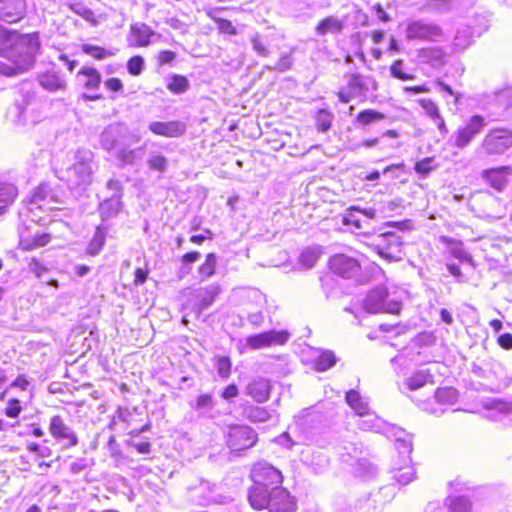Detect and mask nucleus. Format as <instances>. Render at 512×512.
<instances>
[{
	"label": "nucleus",
	"instance_id": "f257e3e1",
	"mask_svg": "<svg viewBox=\"0 0 512 512\" xmlns=\"http://www.w3.org/2000/svg\"><path fill=\"white\" fill-rule=\"evenodd\" d=\"M39 48L36 34L8 33L0 26V75L15 76L28 71Z\"/></svg>",
	"mask_w": 512,
	"mask_h": 512
},
{
	"label": "nucleus",
	"instance_id": "f03ea898",
	"mask_svg": "<svg viewBox=\"0 0 512 512\" xmlns=\"http://www.w3.org/2000/svg\"><path fill=\"white\" fill-rule=\"evenodd\" d=\"M249 478L252 485L248 489V502L268 493L272 487H280L284 481L282 472L266 462L255 463L250 470Z\"/></svg>",
	"mask_w": 512,
	"mask_h": 512
},
{
	"label": "nucleus",
	"instance_id": "7ed1b4c3",
	"mask_svg": "<svg viewBox=\"0 0 512 512\" xmlns=\"http://www.w3.org/2000/svg\"><path fill=\"white\" fill-rule=\"evenodd\" d=\"M249 504L257 511L297 512L298 510L296 497L282 485L280 487H272L268 493H265L263 496L259 495Z\"/></svg>",
	"mask_w": 512,
	"mask_h": 512
},
{
	"label": "nucleus",
	"instance_id": "20e7f679",
	"mask_svg": "<svg viewBox=\"0 0 512 512\" xmlns=\"http://www.w3.org/2000/svg\"><path fill=\"white\" fill-rule=\"evenodd\" d=\"M93 158L91 150L78 149L75 152L74 163L66 169L63 177L71 189L91 184L95 167Z\"/></svg>",
	"mask_w": 512,
	"mask_h": 512
},
{
	"label": "nucleus",
	"instance_id": "39448f33",
	"mask_svg": "<svg viewBox=\"0 0 512 512\" xmlns=\"http://www.w3.org/2000/svg\"><path fill=\"white\" fill-rule=\"evenodd\" d=\"M407 40H418L431 43H441L448 40L444 29L433 21L425 19H409L405 26Z\"/></svg>",
	"mask_w": 512,
	"mask_h": 512
},
{
	"label": "nucleus",
	"instance_id": "423d86ee",
	"mask_svg": "<svg viewBox=\"0 0 512 512\" xmlns=\"http://www.w3.org/2000/svg\"><path fill=\"white\" fill-rule=\"evenodd\" d=\"M371 245L376 253L387 262H398L405 256L402 237L394 232L376 235Z\"/></svg>",
	"mask_w": 512,
	"mask_h": 512
},
{
	"label": "nucleus",
	"instance_id": "0eeeda50",
	"mask_svg": "<svg viewBox=\"0 0 512 512\" xmlns=\"http://www.w3.org/2000/svg\"><path fill=\"white\" fill-rule=\"evenodd\" d=\"M363 307L368 313L399 314L402 304L391 297L385 287H377L367 294Z\"/></svg>",
	"mask_w": 512,
	"mask_h": 512
},
{
	"label": "nucleus",
	"instance_id": "6e6552de",
	"mask_svg": "<svg viewBox=\"0 0 512 512\" xmlns=\"http://www.w3.org/2000/svg\"><path fill=\"white\" fill-rule=\"evenodd\" d=\"M512 147V130L508 128H492L484 136L480 149L488 156L504 154Z\"/></svg>",
	"mask_w": 512,
	"mask_h": 512
},
{
	"label": "nucleus",
	"instance_id": "1a4fd4ad",
	"mask_svg": "<svg viewBox=\"0 0 512 512\" xmlns=\"http://www.w3.org/2000/svg\"><path fill=\"white\" fill-rule=\"evenodd\" d=\"M257 440V433L247 425H232L226 435L227 445L237 452L253 447Z\"/></svg>",
	"mask_w": 512,
	"mask_h": 512
},
{
	"label": "nucleus",
	"instance_id": "9d476101",
	"mask_svg": "<svg viewBox=\"0 0 512 512\" xmlns=\"http://www.w3.org/2000/svg\"><path fill=\"white\" fill-rule=\"evenodd\" d=\"M48 430L54 440L63 448L70 449L78 444V436L61 415L50 418Z\"/></svg>",
	"mask_w": 512,
	"mask_h": 512
},
{
	"label": "nucleus",
	"instance_id": "9b49d317",
	"mask_svg": "<svg viewBox=\"0 0 512 512\" xmlns=\"http://www.w3.org/2000/svg\"><path fill=\"white\" fill-rule=\"evenodd\" d=\"M487 125L485 118L482 115L471 116L464 126L457 129L454 133V145L459 149L468 146L472 140L479 135L484 127Z\"/></svg>",
	"mask_w": 512,
	"mask_h": 512
},
{
	"label": "nucleus",
	"instance_id": "f8f14e48",
	"mask_svg": "<svg viewBox=\"0 0 512 512\" xmlns=\"http://www.w3.org/2000/svg\"><path fill=\"white\" fill-rule=\"evenodd\" d=\"M22 99L16 100L12 113L21 125L35 124L39 121L38 106L35 96L30 93L22 94Z\"/></svg>",
	"mask_w": 512,
	"mask_h": 512
},
{
	"label": "nucleus",
	"instance_id": "ddd939ff",
	"mask_svg": "<svg viewBox=\"0 0 512 512\" xmlns=\"http://www.w3.org/2000/svg\"><path fill=\"white\" fill-rule=\"evenodd\" d=\"M290 338V333L287 330H275L262 332L249 336L247 344L251 349H263L278 345H284Z\"/></svg>",
	"mask_w": 512,
	"mask_h": 512
},
{
	"label": "nucleus",
	"instance_id": "4468645a",
	"mask_svg": "<svg viewBox=\"0 0 512 512\" xmlns=\"http://www.w3.org/2000/svg\"><path fill=\"white\" fill-rule=\"evenodd\" d=\"M331 271L346 279L357 276L361 271V266L357 259L345 254H336L329 260Z\"/></svg>",
	"mask_w": 512,
	"mask_h": 512
},
{
	"label": "nucleus",
	"instance_id": "2eb2a0df",
	"mask_svg": "<svg viewBox=\"0 0 512 512\" xmlns=\"http://www.w3.org/2000/svg\"><path fill=\"white\" fill-rule=\"evenodd\" d=\"M512 176L511 166H500L496 168H488L482 171V179L493 189L502 192L509 184Z\"/></svg>",
	"mask_w": 512,
	"mask_h": 512
},
{
	"label": "nucleus",
	"instance_id": "dca6fc26",
	"mask_svg": "<svg viewBox=\"0 0 512 512\" xmlns=\"http://www.w3.org/2000/svg\"><path fill=\"white\" fill-rule=\"evenodd\" d=\"M26 13L25 0H0V19L7 23H16Z\"/></svg>",
	"mask_w": 512,
	"mask_h": 512
},
{
	"label": "nucleus",
	"instance_id": "f3484780",
	"mask_svg": "<svg viewBox=\"0 0 512 512\" xmlns=\"http://www.w3.org/2000/svg\"><path fill=\"white\" fill-rule=\"evenodd\" d=\"M367 90L364 78L359 74H353L347 85L338 92V97L342 103L347 104L354 98L364 95Z\"/></svg>",
	"mask_w": 512,
	"mask_h": 512
},
{
	"label": "nucleus",
	"instance_id": "a211bd4d",
	"mask_svg": "<svg viewBox=\"0 0 512 512\" xmlns=\"http://www.w3.org/2000/svg\"><path fill=\"white\" fill-rule=\"evenodd\" d=\"M148 128L153 134L168 138L179 137L186 131L185 124L177 120L168 122L153 121L149 124Z\"/></svg>",
	"mask_w": 512,
	"mask_h": 512
},
{
	"label": "nucleus",
	"instance_id": "6ab92c4d",
	"mask_svg": "<svg viewBox=\"0 0 512 512\" xmlns=\"http://www.w3.org/2000/svg\"><path fill=\"white\" fill-rule=\"evenodd\" d=\"M38 81L41 87L49 92H57L66 88L65 74L54 68L41 73L38 76Z\"/></svg>",
	"mask_w": 512,
	"mask_h": 512
},
{
	"label": "nucleus",
	"instance_id": "aec40b11",
	"mask_svg": "<svg viewBox=\"0 0 512 512\" xmlns=\"http://www.w3.org/2000/svg\"><path fill=\"white\" fill-rule=\"evenodd\" d=\"M272 385L268 379L258 377L248 383L246 393L258 403H264L269 400Z\"/></svg>",
	"mask_w": 512,
	"mask_h": 512
},
{
	"label": "nucleus",
	"instance_id": "412c9836",
	"mask_svg": "<svg viewBox=\"0 0 512 512\" xmlns=\"http://www.w3.org/2000/svg\"><path fill=\"white\" fill-rule=\"evenodd\" d=\"M481 203L483 205L482 216L484 218L500 219L505 213L502 200L491 192H486L483 195Z\"/></svg>",
	"mask_w": 512,
	"mask_h": 512
},
{
	"label": "nucleus",
	"instance_id": "4be33fe9",
	"mask_svg": "<svg viewBox=\"0 0 512 512\" xmlns=\"http://www.w3.org/2000/svg\"><path fill=\"white\" fill-rule=\"evenodd\" d=\"M155 31L144 23H135L130 26L129 43L135 47H146L151 42Z\"/></svg>",
	"mask_w": 512,
	"mask_h": 512
},
{
	"label": "nucleus",
	"instance_id": "5701e85b",
	"mask_svg": "<svg viewBox=\"0 0 512 512\" xmlns=\"http://www.w3.org/2000/svg\"><path fill=\"white\" fill-rule=\"evenodd\" d=\"M417 59L420 63L438 68L445 63V52L440 47H425L417 50Z\"/></svg>",
	"mask_w": 512,
	"mask_h": 512
},
{
	"label": "nucleus",
	"instance_id": "b1692460",
	"mask_svg": "<svg viewBox=\"0 0 512 512\" xmlns=\"http://www.w3.org/2000/svg\"><path fill=\"white\" fill-rule=\"evenodd\" d=\"M221 289L219 285L211 284L204 288H200L196 290L195 296L197 299V308L199 312L207 309L210 307L213 302L215 301V298L220 293Z\"/></svg>",
	"mask_w": 512,
	"mask_h": 512
},
{
	"label": "nucleus",
	"instance_id": "393cba45",
	"mask_svg": "<svg viewBox=\"0 0 512 512\" xmlns=\"http://www.w3.org/2000/svg\"><path fill=\"white\" fill-rule=\"evenodd\" d=\"M344 29V21L337 16H328L322 19L315 28V33L318 36H325L327 34H339Z\"/></svg>",
	"mask_w": 512,
	"mask_h": 512
},
{
	"label": "nucleus",
	"instance_id": "a878e982",
	"mask_svg": "<svg viewBox=\"0 0 512 512\" xmlns=\"http://www.w3.org/2000/svg\"><path fill=\"white\" fill-rule=\"evenodd\" d=\"M122 200L117 196H110L99 204V213L102 221L106 222L115 218L122 210Z\"/></svg>",
	"mask_w": 512,
	"mask_h": 512
},
{
	"label": "nucleus",
	"instance_id": "bb28decb",
	"mask_svg": "<svg viewBox=\"0 0 512 512\" xmlns=\"http://www.w3.org/2000/svg\"><path fill=\"white\" fill-rule=\"evenodd\" d=\"M51 241V234L36 232L33 235H20V246L24 250H34L46 246Z\"/></svg>",
	"mask_w": 512,
	"mask_h": 512
},
{
	"label": "nucleus",
	"instance_id": "cd10ccee",
	"mask_svg": "<svg viewBox=\"0 0 512 512\" xmlns=\"http://www.w3.org/2000/svg\"><path fill=\"white\" fill-rule=\"evenodd\" d=\"M28 202L31 205H35L42 209L43 205L56 201L54 200V195L50 186L47 184H41L31 193L28 198Z\"/></svg>",
	"mask_w": 512,
	"mask_h": 512
},
{
	"label": "nucleus",
	"instance_id": "c85d7f7f",
	"mask_svg": "<svg viewBox=\"0 0 512 512\" xmlns=\"http://www.w3.org/2000/svg\"><path fill=\"white\" fill-rule=\"evenodd\" d=\"M308 368L315 372H323L333 367L336 363L334 354H315L304 361Z\"/></svg>",
	"mask_w": 512,
	"mask_h": 512
},
{
	"label": "nucleus",
	"instance_id": "c756f323",
	"mask_svg": "<svg viewBox=\"0 0 512 512\" xmlns=\"http://www.w3.org/2000/svg\"><path fill=\"white\" fill-rule=\"evenodd\" d=\"M108 227L104 225L97 226L95 233L90 240L86 252L90 256L98 255L104 247Z\"/></svg>",
	"mask_w": 512,
	"mask_h": 512
},
{
	"label": "nucleus",
	"instance_id": "7c9ffc66",
	"mask_svg": "<svg viewBox=\"0 0 512 512\" xmlns=\"http://www.w3.org/2000/svg\"><path fill=\"white\" fill-rule=\"evenodd\" d=\"M455 8L453 0H428L425 2L420 10L425 13L432 14H446Z\"/></svg>",
	"mask_w": 512,
	"mask_h": 512
},
{
	"label": "nucleus",
	"instance_id": "2f4dec72",
	"mask_svg": "<svg viewBox=\"0 0 512 512\" xmlns=\"http://www.w3.org/2000/svg\"><path fill=\"white\" fill-rule=\"evenodd\" d=\"M345 400L349 407L354 410L357 415L364 416L368 414L369 406L357 390L351 389L347 391Z\"/></svg>",
	"mask_w": 512,
	"mask_h": 512
},
{
	"label": "nucleus",
	"instance_id": "473e14b6",
	"mask_svg": "<svg viewBox=\"0 0 512 512\" xmlns=\"http://www.w3.org/2000/svg\"><path fill=\"white\" fill-rule=\"evenodd\" d=\"M441 242L449 247L450 254L460 262H471L472 258L463 248V243L447 236H441Z\"/></svg>",
	"mask_w": 512,
	"mask_h": 512
},
{
	"label": "nucleus",
	"instance_id": "72a5a7b5",
	"mask_svg": "<svg viewBox=\"0 0 512 512\" xmlns=\"http://www.w3.org/2000/svg\"><path fill=\"white\" fill-rule=\"evenodd\" d=\"M438 404L444 406L454 405L459 399V392L451 386L439 387L434 394Z\"/></svg>",
	"mask_w": 512,
	"mask_h": 512
},
{
	"label": "nucleus",
	"instance_id": "f704fd0d",
	"mask_svg": "<svg viewBox=\"0 0 512 512\" xmlns=\"http://www.w3.org/2000/svg\"><path fill=\"white\" fill-rule=\"evenodd\" d=\"M490 16L491 14L485 10L476 12L472 16L470 20V27L474 33H476V35L480 36L482 33L488 30L491 21Z\"/></svg>",
	"mask_w": 512,
	"mask_h": 512
},
{
	"label": "nucleus",
	"instance_id": "c9c22d12",
	"mask_svg": "<svg viewBox=\"0 0 512 512\" xmlns=\"http://www.w3.org/2000/svg\"><path fill=\"white\" fill-rule=\"evenodd\" d=\"M17 194L18 190L14 184L0 182V214L15 200Z\"/></svg>",
	"mask_w": 512,
	"mask_h": 512
},
{
	"label": "nucleus",
	"instance_id": "e433bc0d",
	"mask_svg": "<svg viewBox=\"0 0 512 512\" xmlns=\"http://www.w3.org/2000/svg\"><path fill=\"white\" fill-rule=\"evenodd\" d=\"M217 266V256L215 253H208L206 255L204 263H202L198 270V278L200 281H205L211 278L216 271Z\"/></svg>",
	"mask_w": 512,
	"mask_h": 512
},
{
	"label": "nucleus",
	"instance_id": "4c0bfd02",
	"mask_svg": "<svg viewBox=\"0 0 512 512\" xmlns=\"http://www.w3.org/2000/svg\"><path fill=\"white\" fill-rule=\"evenodd\" d=\"M474 35H476V33H474L471 27L458 28L453 41L455 49L464 50L469 47Z\"/></svg>",
	"mask_w": 512,
	"mask_h": 512
},
{
	"label": "nucleus",
	"instance_id": "58836bf2",
	"mask_svg": "<svg viewBox=\"0 0 512 512\" xmlns=\"http://www.w3.org/2000/svg\"><path fill=\"white\" fill-rule=\"evenodd\" d=\"M447 509L449 512H471L472 503L468 497L456 496L447 500Z\"/></svg>",
	"mask_w": 512,
	"mask_h": 512
},
{
	"label": "nucleus",
	"instance_id": "ea45409f",
	"mask_svg": "<svg viewBox=\"0 0 512 512\" xmlns=\"http://www.w3.org/2000/svg\"><path fill=\"white\" fill-rule=\"evenodd\" d=\"M320 257V251L317 248H305L300 256L298 263L304 269H311L315 266Z\"/></svg>",
	"mask_w": 512,
	"mask_h": 512
},
{
	"label": "nucleus",
	"instance_id": "a19ab883",
	"mask_svg": "<svg viewBox=\"0 0 512 512\" xmlns=\"http://www.w3.org/2000/svg\"><path fill=\"white\" fill-rule=\"evenodd\" d=\"M81 51L84 54H87V55L93 57L94 59L103 60L107 57L115 55L117 49L107 50L103 47L85 43V44L81 45Z\"/></svg>",
	"mask_w": 512,
	"mask_h": 512
},
{
	"label": "nucleus",
	"instance_id": "79ce46f5",
	"mask_svg": "<svg viewBox=\"0 0 512 512\" xmlns=\"http://www.w3.org/2000/svg\"><path fill=\"white\" fill-rule=\"evenodd\" d=\"M79 75L87 78L84 85L88 90H96L99 88L101 83V75L95 68L83 67L79 71Z\"/></svg>",
	"mask_w": 512,
	"mask_h": 512
},
{
	"label": "nucleus",
	"instance_id": "37998d69",
	"mask_svg": "<svg viewBox=\"0 0 512 512\" xmlns=\"http://www.w3.org/2000/svg\"><path fill=\"white\" fill-rule=\"evenodd\" d=\"M118 140V129L114 126L107 127L100 136V142L103 149L111 151L115 148Z\"/></svg>",
	"mask_w": 512,
	"mask_h": 512
},
{
	"label": "nucleus",
	"instance_id": "c03bdc74",
	"mask_svg": "<svg viewBox=\"0 0 512 512\" xmlns=\"http://www.w3.org/2000/svg\"><path fill=\"white\" fill-rule=\"evenodd\" d=\"M385 119V115L373 109H365L358 113L356 122L360 125L367 126L371 123Z\"/></svg>",
	"mask_w": 512,
	"mask_h": 512
},
{
	"label": "nucleus",
	"instance_id": "a18cd8bd",
	"mask_svg": "<svg viewBox=\"0 0 512 512\" xmlns=\"http://www.w3.org/2000/svg\"><path fill=\"white\" fill-rule=\"evenodd\" d=\"M189 86V81L185 76L174 74L167 84V89L174 94H182L188 90Z\"/></svg>",
	"mask_w": 512,
	"mask_h": 512
},
{
	"label": "nucleus",
	"instance_id": "49530a36",
	"mask_svg": "<svg viewBox=\"0 0 512 512\" xmlns=\"http://www.w3.org/2000/svg\"><path fill=\"white\" fill-rule=\"evenodd\" d=\"M414 474V468L410 461L402 467L393 469V478L401 484L409 483L413 479Z\"/></svg>",
	"mask_w": 512,
	"mask_h": 512
},
{
	"label": "nucleus",
	"instance_id": "de8ad7c7",
	"mask_svg": "<svg viewBox=\"0 0 512 512\" xmlns=\"http://www.w3.org/2000/svg\"><path fill=\"white\" fill-rule=\"evenodd\" d=\"M334 115L327 109H320L317 111L315 120L317 130L319 132H326L331 128Z\"/></svg>",
	"mask_w": 512,
	"mask_h": 512
},
{
	"label": "nucleus",
	"instance_id": "09e8293b",
	"mask_svg": "<svg viewBox=\"0 0 512 512\" xmlns=\"http://www.w3.org/2000/svg\"><path fill=\"white\" fill-rule=\"evenodd\" d=\"M147 165L151 170L164 173L168 169V159L162 154H152L147 159Z\"/></svg>",
	"mask_w": 512,
	"mask_h": 512
},
{
	"label": "nucleus",
	"instance_id": "8fccbe9b",
	"mask_svg": "<svg viewBox=\"0 0 512 512\" xmlns=\"http://www.w3.org/2000/svg\"><path fill=\"white\" fill-rule=\"evenodd\" d=\"M434 162L433 157H426L422 160H419L414 165L415 172L420 175L421 178H426L433 170L436 169L437 166H433Z\"/></svg>",
	"mask_w": 512,
	"mask_h": 512
},
{
	"label": "nucleus",
	"instance_id": "3c124183",
	"mask_svg": "<svg viewBox=\"0 0 512 512\" xmlns=\"http://www.w3.org/2000/svg\"><path fill=\"white\" fill-rule=\"evenodd\" d=\"M209 16L217 24V29L221 34H226V35H237L238 34L237 28L232 24L231 21L221 18V17H216V16L212 15L211 13H209Z\"/></svg>",
	"mask_w": 512,
	"mask_h": 512
},
{
	"label": "nucleus",
	"instance_id": "603ef678",
	"mask_svg": "<svg viewBox=\"0 0 512 512\" xmlns=\"http://www.w3.org/2000/svg\"><path fill=\"white\" fill-rule=\"evenodd\" d=\"M404 62L401 59H398L392 63L390 66V73L392 77L399 79L401 81H408L415 79V75L406 73L403 71Z\"/></svg>",
	"mask_w": 512,
	"mask_h": 512
},
{
	"label": "nucleus",
	"instance_id": "864d4df0",
	"mask_svg": "<svg viewBox=\"0 0 512 512\" xmlns=\"http://www.w3.org/2000/svg\"><path fill=\"white\" fill-rule=\"evenodd\" d=\"M428 382V376L425 373L417 372L409 377L404 385L408 390H416L423 387Z\"/></svg>",
	"mask_w": 512,
	"mask_h": 512
},
{
	"label": "nucleus",
	"instance_id": "5fc2aeb1",
	"mask_svg": "<svg viewBox=\"0 0 512 512\" xmlns=\"http://www.w3.org/2000/svg\"><path fill=\"white\" fill-rule=\"evenodd\" d=\"M217 373L222 379L230 377L232 372V362L228 356H221L217 358L216 362Z\"/></svg>",
	"mask_w": 512,
	"mask_h": 512
},
{
	"label": "nucleus",
	"instance_id": "6e6d98bb",
	"mask_svg": "<svg viewBox=\"0 0 512 512\" xmlns=\"http://www.w3.org/2000/svg\"><path fill=\"white\" fill-rule=\"evenodd\" d=\"M293 65V58L291 53H282L280 58L272 66H267L269 70H276L279 72H285L289 70Z\"/></svg>",
	"mask_w": 512,
	"mask_h": 512
},
{
	"label": "nucleus",
	"instance_id": "4d7b16f0",
	"mask_svg": "<svg viewBox=\"0 0 512 512\" xmlns=\"http://www.w3.org/2000/svg\"><path fill=\"white\" fill-rule=\"evenodd\" d=\"M23 410L22 404L19 399L13 397L7 401L4 409V414L11 419H16L20 416Z\"/></svg>",
	"mask_w": 512,
	"mask_h": 512
},
{
	"label": "nucleus",
	"instance_id": "13d9d810",
	"mask_svg": "<svg viewBox=\"0 0 512 512\" xmlns=\"http://www.w3.org/2000/svg\"><path fill=\"white\" fill-rule=\"evenodd\" d=\"M145 67V60L142 56L136 55L131 57L127 62V70L133 76L140 75Z\"/></svg>",
	"mask_w": 512,
	"mask_h": 512
},
{
	"label": "nucleus",
	"instance_id": "bf43d9fd",
	"mask_svg": "<svg viewBox=\"0 0 512 512\" xmlns=\"http://www.w3.org/2000/svg\"><path fill=\"white\" fill-rule=\"evenodd\" d=\"M245 413L250 420L255 422L265 421L268 418L267 410L257 406H247Z\"/></svg>",
	"mask_w": 512,
	"mask_h": 512
},
{
	"label": "nucleus",
	"instance_id": "052dcab7",
	"mask_svg": "<svg viewBox=\"0 0 512 512\" xmlns=\"http://www.w3.org/2000/svg\"><path fill=\"white\" fill-rule=\"evenodd\" d=\"M358 206H351L347 209L346 214L343 216V224L344 225H353L356 229L362 228L361 220L357 217L356 213H358Z\"/></svg>",
	"mask_w": 512,
	"mask_h": 512
},
{
	"label": "nucleus",
	"instance_id": "680f3d73",
	"mask_svg": "<svg viewBox=\"0 0 512 512\" xmlns=\"http://www.w3.org/2000/svg\"><path fill=\"white\" fill-rule=\"evenodd\" d=\"M69 8L72 12L87 21H90L94 18V12L81 2L70 3Z\"/></svg>",
	"mask_w": 512,
	"mask_h": 512
},
{
	"label": "nucleus",
	"instance_id": "e2e57ef3",
	"mask_svg": "<svg viewBox=\"0 0 512 512\" xmlns=\"http://www.w3.org/2000/svg\"><path fill=\"white\" fill-rule=\"evenodd\" d=\"M250 40L252 48L257 53V55L261 57H267L270 54V51L268 50L266 43L263 41V39L258 33L253 35Z\"/></svg>",
	"mask_w": 512,
	"mask_h": 512
},
{
	"label": "nucleus",
	"instance_id": "0e129e2a",
	"mask_svg": "<svg viewBox=\"0 0 512 512\" xmlns=\"http://www.w3.org/2000/svg\"><path fill=\"white\" fill-rule=\"evenodd\" d=\"M419 104L423 108L427 116H429L432 120L440 116L438 106L431 99H421L419 100Z\"/></svg>",
	"mask_w": 512,
	"mask_h": 512
},
{
	"label": "nucleus",
	"instance_id": "69168bd1",
	"mask_svg": "<svg viewBox=\"0 0 512 512\" xmlns=\"http://www.w3.org/2000/svg\"><path fill=\"white\" fill-rule=\"evenodd\" d=\"M200 257H201V254L198 251H192V252H188V253L184 254L181 258V262H182L183 266L181 267L180 272L186 273V274L189 273L191 268L188 267L187 265L195 263L196 261H198L200 259Z\"/></svg>",
	"mask_w": 512,
	"mask_h": 512
},
{
	"label": "nucleus",
	"instance_id": "338daca9",
	"mask_svg": "<svg viewBox=\"0 0 512 512\" xmlns=\"http://www.w3.org/2000/svg\"><path fill=\"white\" fill-rule=\"evenodd\" d=\"M29 270L35 274L37 278H42L48 272V268L43 265L38 259L33 258L29 262Z\"/></svg>",
	"mask_w": 512,
	"mask_h": 512
},
{
	"label": "nucleus",
	"instance_id": "774afa93",
	"mask_svg": "<svg viewBox=\"0 0 512 512\" xmlns=\"http://www.w3.org/2000/svg\"><path fill=\"white\" fill-rule=\"evenodd\" d=\"M107 188L112 191L111 196H117L119 199H122L123 195V186L119 180L111 179L107 182Z\"/></svg>",
	"mask_w": 512,
	"mask_h": 512
}]
</instances>
